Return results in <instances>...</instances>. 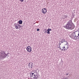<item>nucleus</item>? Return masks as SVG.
<instances>
[{"mask_svg": "<svg viewBox=\"0 0 79 79\" xmlns=\"http://www.w3.org/2000/svg\"><path fill=\"white\" fill-rule=\"evenodd\" d=\"M30 76L31 79H32V77L34 79H37L39 78V73L37 72V70L32 71L30 73Z\"/></svg>", "mask_w": 79, "mask_h": 79, "instance_id": "1", "label": "nucleus"}, {"mask_svg": "<svg viewBox=\"0 0 79 79\" xmlns=\"http://www.w3.org/2000/svg\"><path fill=\"white\" fill-rule=\"evenodd\" d=\"M64 46H60V45H61V43H60V48L61 50H63V51H65V50H67L69 48V46L68 45V42L65 41V42L64 43Z\"/></svg>", "mask_w": 79, "mask_h": 79, "instance_id": "2", "label": "nucleus"}, {"mask_svg": "<svg viewBox=\"0 0 79 79\" xmlns=\"http://www.w3.org/2000/svg\"><path fill=\"white\" fill-rule=\"evenodd\" d=\"M74 34L75 36L73 34H71V37L74 39H79V31H75L74 33Z\"/></svg>", "mask_w": 79, "mask_h": 79, "instance_id": "3", "label": "nucleus"}, {"mask_svg": "<svg viewBox=\"0 0 79 79\" xmlns=\"http://www.w3.org/2000/svg\"><path fill=\"white\" fill-rule=\"evenodd\" d=\"M66 29L73 30L74 28V25L71 22L68 23V24L64 27Z\"/></svg>", "mask_w": 79, "mask_h": 79, "instance_id": "4", "label": "nucleus"}, {"mask_svg": "<svg viewBox=\"0 0 79 79\" xmlns=\"http://www.w3.org/2000/svg\"><path fill=\"white\" fill-rule=\"evenodd\" d=\"M8 56V54H6L5 52L2 51L1 53V59L3 60Z\"/></svg>", "mask_w": 79, "mask_h": 79, "instance_id": "5", "label": "nucleus"}, {"mask_svg": "<svg viewBox=\"0 0 79 79\" xmlns=\"http://www.w3.org/2000/svg\"><path fill=\"white\" fill-rule=\"evenodd\" d=\"M26 50L28 52H32V48L28 46L26 48Z\"/></svg>", "mask_w": 79, "mask_h": 79, "instance_id": "6", "label": "nucleus"}, {"mask_svg": "<svg viewBox=\"0 0 79 79\" xmlns=\"http://www.w3.org/2000/svg\"><path fill=\"white\" fill-rule=\"evenodd\" d=\"M14 26L15 29H19L20 28V25H19V24L15 23Z\"/></svg>", "mask_w": 79, "mask_h": 79, "instance_id": "7", "label": "nucleus"}, {"mask_svg": "<svg viewBox=\"0 0 79 79\" xmlns=\"http://www.w3.org/2000/svg\"><path fill=\"white\" fill-rule=\"evenodd\" d=\"M47 9L45 8H43L42 10V13L43 14H45L47 13Z\"/></svg>", "mask_w": 79, "mask_h": 79, "instance_id": "8", "label": "nucleus"}, {"mask_svg": "<svg viewBox=\"0 0 79 79\" xmlns=\"http://www.w3.org/2000/svg\"><path fill=\"white\" fill-rule=\"evenodd\" d=\"M29 68H32V66H33V63L32 62H30L29 63Z\"/></svg>", "mask_w": 79, "mask_h": 79, "instance_id": "9", "label": "nucleus"}, {"mask_svg": "<svg viewBox=\"0 0 79 79\" xmlns=\"http://www.w3.org/2000/svg\"><path fill=\"white\" fill-rule=\"evenodd\" d=\"M19 23L20 24H22V23H23V21L21 20H19Z\"/></svg>", "mask_w": 79, "mask_h": 79, "instance_id": "10", "label": "nucleus"}, {"mask_svg": "<svg viewBox=\"0 0 79 79\" xmlns=\"http://www.w3.org/2000/svg\"><path fill=\"white\" fill-rule=\"evenodd\" d=\"M65 41L64 40L62 39L61 40V44H62V43H63L64 44V43Z\"/></svg>", "mask_w": 79, "mask_h": 79, "instance_id": "11", "label": "nucleus"}, {"mask_svg": "<svg viewBox=\"0 0 79 79\" xmlns=\"http://www.w3.org/2000/svg\"><path fill=\"white\" fill-rule=\"evenodd\" d=\"M47 31H52V29H51L49 28L48 29Z\"/></svg>", "mask_w": 79, "mask_h": 79, "instance_id": "12", "label": "nucleus"}, {"mask_svg": "<svg viewBox=\"0 0 79 79\" xmlns=\"http://www.w3.org/2000/svg\"><path fill=\"white\" fill-rule=\"evenodd\" d=\"M48 32H47V34H50V31H47Z\"/></svg>", "mask_w": 79, "mask_h": 79, "instance_id": "13", "label": "nucleus"}, {"mask_svg": "<svg viewBox=\"0 0 79 79\" xmlns=\"http://www.w3.org/2000/svg\"><path fill=\"white\" fill-rule=\"evenodd\" d=\"M64 18H67V17H68V16H67V15H65V16H64Z\"/></svg>", "mask_w": 79, "mask_h": 79, "instance_id": "14", "label": "nucleus"}, {"mask_svg": "<svg viewBox=\"0 0 79 79\" xmlns=\"http://www.w3.org/2000/svg\"><path fill=\"white\" fill-rule=\"evenodd\" d=\"M21 2H24L23 0H20Z\"/></svg>", "mask_w": 79, "mask_h": 79, "instance_id": "15", "label": "nucleus"}, {"mask_svg": "<svg viewBox=\"0 0 79 79\" xmlns=\"http://www.w3.org/2000/svg\"><path fill=\"white\" fill-rule=\"evenodd\" d=\"M44 31H45L44 32L45 33H46V32H47V30H44Z\"/></svg>", "mask_w": 79, "mask_h": 79, "instance_id": "16", "label": "nucleus"}, {"mask_svg": "<svg viewBox=\"0 0 79 79\" xmlns=\"http://www.w3.org/2000/svg\"><path fill=\"white\" fill-rule=\"evenodd\" d=\"M37 31H39V29H38L37 30Z\"/></svg>", "mask_w": 79, "mask_h": 79, "instance_id": "17", "label": "nucleus"}, {"mask_svg": "<svg viewBox=\"0 0 79 79\" xmlns=\"http://www.w3.org/2000/svg\"><path fill=\"white\" fill-rule=\"evenodd\" d=\"M68 75V74H66V75Z\"/></svg>", "mask_w": 79, "mask_h": 79, "instance_id": "18", "label": "nucleus"}]
</instances>
